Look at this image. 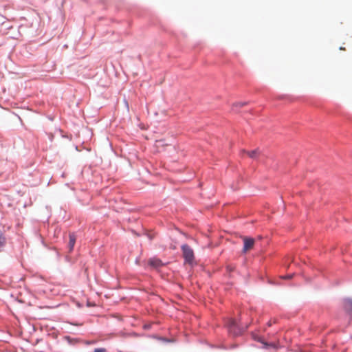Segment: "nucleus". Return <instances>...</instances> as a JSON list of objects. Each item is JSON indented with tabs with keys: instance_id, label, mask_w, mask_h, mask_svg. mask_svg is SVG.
Masks as SVG:
<instances>
[{
	"instance_id": "obj_1",
	"label": "nucleus",
	"mask_w": 352,
	"mask_h": 352,
	"mask_svg": "<svg viewBox=\"0 0 352 352\" xmlns=\"http://www.w3.org/2000/svg\"><path fill=\"white\" fill-rule=\"evenodd\" d=\"M182 250L185 261L189 264H192L194 261V252L192 249L187 244L182 246Z\"/></svg>"
},
{
	"instance_id": "obj_2",
	"label": "nucleus",
	"mask_w": 352,
	"mask_h": 352,
	"mask_svg": "<svg viewBox=\"0 0 352 352\" xmlns=\"http://www.w3.org/2000/svg\"><path fill=\"white\" fill-rule=\"evenodd\" d=\"M243 252L245 253L250 250L252 249L255 243V241L253 238H249L244 236L243 238Z\"/></svg>"
},
{
	"instance_id": "obj_3",
	"label": "nucleus",
	"mask_w": 352,
	"mask_h": 352,
	"mask_svg": "<svg viewBox=\"0 0 352 352\" xmlns=\"http://www.w3.org/2000/svg\"><path fill=\"white\" fill-rule=\"evenodd\" d=\"M343 307L344 310L352 316V299L345 298L343 300Z\"/></svg>"
},
{
	"instance_id": "obj_4",
	"label": "nucleus",
	"mask_w": 352,
	"mask_h": 352,
	"mask_svg": "<svg viewBox=\"0 0 352 352\" xmlns=\"http://www.w3.org/2000/svg\"><path fill=\"white\" fill-rule=\"evenodd\" d=\"M148 263L149 265L154 268H158L164 265L162 261L160 258L156 257L151 258L148 260Z\"/></svg>"
},
{
	"instance_id": "obj_5",
	"label": "nucleus",
	"mask_w": 352,
	"mask_h": 352,
	"mask_svg": "<svg viewBox=\"0 0 352 352\" xmlns=\"http://www.w3.org/2000/svg\"><path fill=\"white\" fill-rule=\"evenodd\" d=\"M69 251H72L76 243V236L74 233H69Z\"/></svg>"
},
{
	"instance_id": "obj_6",
	"label": "nucleus",
	"mask_w": 352,
	"mask_h": 352,
	"mask_svg": "<svg viewBox=\"0 0 352 352\" xmlns=\"http://www.w3.org/2000/svg\"><path fill=\"white\" fill-rule=\"evenodd\" d=\"M236 326V321L234 320H230L229 324H228L229 331L232 332L234 335H236L239 333V331H236L235 330Z\"/></svg>"
},
{
	"instance_id": "obj_7",
	"label": "nucleus",
	"mask_w": 352,
	"mask_h": 352,
	"mask_svg": "<svg viewBox=\"0 0 352 352\" xmlns=\"http://www.w3.org/2000/svg\"><path fill=\"white\" fill-rule=\"evenodd\" d=\"M6 244V239L3 232L0 230V252L3 250Z\"/></svg>"
},
{
	"instance_id": "obj_8",
	"label": "nucleus",
	"mask_w": 352,
	"mask_h": 352,
	"mask_svg": "<svg viewBox=\"0 0 352 352\" xmlns=\"http://www.w3.org/2000/svg\"><path fill=\"white\" fill-rule=\"evenodd\" d=\"M257 153H258L257 150L247 152L248 155L251 158H255L257 155Z\"/></svg>"
},
{
	"instance_id": "obj_9",
	"label": "nucleus",
	"mask_w": 352,
	"mask_h": 352,
	"mask_svg": "<svg viewBox=\"0 0 352 352\" xmlns=\"http://www.w3.org/2000/svg\"><path fill=\"white\" fill-rule=\"evenodd\" d=\"M93 352H107V350L104 348H98L94 349Z\"/></svg>"
},
{
	"instance_id": "obj_10",
	"label": "nucleus",
	"mask_w": 352,
	"mask_h": 352,
	"mask_svg": "<svg viewBox=\"0 0 352 352\" xmlns=\"http://www.w3.org/2000/svg\"><path fill=\"white\" fill-rule=\"evenodd\" d=\"M245 103H244V102H238V103H236V104H235V106H236V107H238V106H239V107H243V105H245Z\"/></svg>"
},
{
	"instance_id": "obj_11",
	"label": "nucleus",
	"mask_w": 352,
	"mask_h": 352,
	"mask_svg": "<svg viewBox=\"0 0 352 352\" xmlns=\"http://www.w3.org/2000/svg\"><path fill=\"white\" fill-rule=\"evenodd\" d=\"M292 276H293V274H290V275H288V276L283 277V278H288V279H289V278H292Z\"/></svg>"
},
{
	"instance_id": "obj_12",
	"label": "nucleus",
	"mask_w": 352,
	"mask_h": 352,
	"mask_svg": "<svg viewBox=\"0 0 352 352\" xmlns=\"http://www.w3.org/2000/svg\"><path fill=\"white\" fill-rule=\"evenodd\" d=\"M340 49L341 50H345V48H344V47H340Z\"/></svg>"
}]
</instances>
